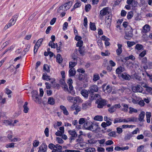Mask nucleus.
Returning <instances> with one entry per match:
<instances>
[{"instance_id":"5fc2aeb1","label":"nucleus","mask_w":152,"mask_h":152,"mask_svg":"<svg viewBox=\"0 0 152 152\" xmlns=\"http://www.w3.org/2000/svg\"><path fill=\"white\" fill-rule=\"evenodd\" d=\"M108 111L110 113H112L115 112L116 110L113 106L109 108L108 109Z\"/></svg>"},{"instance_id":"6e6552de","label":"nucleus","mask_w":152,"mask_h":152,"mask_svg":"<svg viewBox=\"0 0 152 152\" xmlns=\"http://www.w3.org/2000/svg\"><path fill=\"white\" fill-rule=\"evenodd\" d=\"M91 102L90 101H88L82 104V108L83 110H86L91 106Z\"/></svg>"},{"instance_id":"680f3d73","label":"nucleus","mask_w":152,"mask_h":152,"mask_svg":"<svg viewBox=\"0 0 152 152\" xmlns=\"http://www.w3.org/2000/svg\"><path fill=\"white\" fill-rule=\"evenodd\" d=\"M83 141V139L82 137L80 135L79 136L78 138L76 140V141L78 143H80L81 142H82Z\"/></svg>"},{"instance_id":"dca6fc26","label":"nucleus","mask_w":152,"mask_h":152,"mask_svg":"<svg viewBox=\"0 0 152 152\" xmlns=\"http://www.w3.org/2000/svg\"><path fill=\"white\" fill-rule=\"evenodd\" d=\"M77 98L75 97H74L71 96H68L67 97V99L69 102H72V101H74V102H75V101H76V102H77Z\"/></svg>"},{"instance_id":"a878e982","label":"nucleus","mask_w":152,"mask_h":152,"mask_svg":"<svg viewBox=\"0 0 152 152\" xmlns=\"http://www.w3.org/2000/svg\"><path fill=\"white\" fill-rule=\"evenodd\" d=\"M100 79V77L97 73H95L94 74L93 80L94 82H96Z\"/></svg>"},{"instance_id":"f03ea898","label":"nucleus","mask_w":152,"mask_h":152,"mask_svg":"<svg viewBox=\"0 0 152 152\" xmlns=\"http://www.w3.org/2000/svg\"><path fill=\"white\" fill-rule=\"evenodd\" d=\"M84 127L87 129L93 131L98 128V126L91 122H87L84 124Z\"/></svg>"},{"instance_id":"f3484780","label":"nucleus","mask_w":152,"mask_h":152,"mask_svg":"<svg viewBox=\"0 0 152 152\" xmlns=\"http://www.w3.org/2000/svg\"><path fill=\"white\" fill-rule=\"evenodd\" d=\"M72 5V2L71 1H69L68 3H66L64 5V10H67L69 9Z\"/></svg>"},{"instance_id":"bf43d9fd","label":"nucleus","mask_w":152,"mask_h":152,"mask_svg":"<svg viewBox=\"0 0 152 152\" xmlns=\"http://www.w3.org/2000/svg\"><path fill=\"white\" fill-rule=\"evenodd\" d=\"M108 135L110 137H116V132H112L109 133Z\"/></svg>"},{"instance_id":"72a5a7b5","label":"nucleus","mask_w":152,"mask_h":152,"mask_svg":"<svg viewBox=\"0 0 152 152\" xmlns=\"http://www.w3.org/2000/svg\"><path fill=\"white\" fill-rule=\"evenodd\" d=\"M143 47V46L142 45L137 44L136 45L135 47V48L137 50H140L142 49V50H143V49H142Z\"/></svg>"},{"instance_id":"6ab92c4d","label":"nucleus","mask_w":152,"mask_h":152,"mask_svg":"<svg viewBox=\"0 0 152 152\" xmlns=\"http://www.w3.org/2000/svg\"><path fill=\"white\" fill-rule=\"evenodd\" d=\"M142 32L144 33H146L150 31L149 26L148 25H145L143 27Z\"/></svg>"},{"instance_id":"423d86ee","label":"nucleus","mask_w":152,"mask_h":152,"mask_svg":"<svg viewBox=\"0 0 152 152\" xmlns=\"http://www.w3.org/2000/svg\"><path fill=\"white\" fill-rule=\"evenodd\" d=\"M132 90L134 92H142L143 91V88L141 86L137 85L132 87Z\"/></svg>"},{"instance_id":"c03bdc74","label":"nucleus","mask_w":152,"mask_h":152,"mask_svg":"<svg viewBox=\"0 0 152 152\" xmlns=\"http://www.w3.org/2000/svg\"><path fill=\"white\" fill-rule=\"evenodd\" d=\"M56 147L55 148H56L58 150V151L60 152H65V151H61L62 150V147L59 145L58 144H56Z\"/></svg>"},{"instance_id":"8fccbe9b","label":"nucleus","mask_w":152,"mask_h":152,"mask_svg":"<svg viewBox=\"0 0 152 152\" xmlns=\"http://www.w3.org/2000/svg\"><path fill=\"white\" fill-rule=\"evenodd\" d=\"M146 91L148 93L152 94V88L148 86L145 89Z\"/></svg>"},{"instance_id":"c9c22d12","label":"nucleus","mask_w":152,"mask_h":152,"mask_svg":"<svg viewBox=\"0 0 152 152\" xmlns=\"http://www.w3.org/2000/svg\"><path fill=\"white\" fill-rule=\"evenodd\" d=\"M122 122V118H116L115 119L114 123V124L117 123Z\"/></svg>"},{"instance_id":"aec40b11","label":"nucleus","mask_w":152,"mask_h":152,"mask_svg":"<svg viewBox=\"0 0 152 152\" xmlns=\"http://www.w3.org/2000/svg\"><path fill=\"white\" fill-rule=\"evenodd\" d=\"M124 71V68L123 67L119 66L116 70V72L117 74H119Z\"/></svg>"},{"instance_id":"393cba45","label":"nucleus","mask_w":152,"mask_h":152,"mask_svg":"<svg viewBox=\"0 0 152 152\" xmlns=\"http://www.w3.org/2000/svg\"><path fill=\"white\" fill-rule=\"evenodd\" d=\"M28 104V102H26L23 106V108H24L23 112L25 113H27L29 110V108L27 107Z\"/></svg>"},{"instance_id":"338daca9","label":"nucleus","mask_w":152,"mask_h":152,"mask_svg":"<svg viewBox=\"0 0 152 152\" xmlns=\"http://www.w3.org/2000/svg\"><path fill=\"white\" fill-rule=\"evenodd\" d=\"M101 39L104 40V41H110V39L109 38H107V37L105 36L104 35H103L102 37H101Z\"/></svg>"},{"instance_id":"ea45409f","label":"nucleus","mask_w":152,"mask_h":152,"mask_svg":"<svg viewBox=\"0 0 152 152\" xmlns=\"http://www.w3.org/2000/svg\"><path fill=\"white\" fill-rule=\"evenodd\" d=\"M6 117V113L0 110V117L3 120L4 118Z\"/></svg>"},{"instance_id":"a19ab883","label":"nucleus","mask_w":152,"mask_h":152,"mask_svg":"<svg viewBox=\"0 0 152 152\" xmlns=\"http://www.w3.org/2000/svg\"><path fill=\"white\" fill-rule=\"evenodd\" d=\"M133 35V34H129L128 33H126L125 38L126 39H130L132 37Z\"/></svg>"},{"instance_id":"b1692460","label":"nucleus","mask_w":152,"mask_h":152,"mask_svg":"<svg viewBox=\"0 0 152 152\" xmlns=\"http://www.w3.org/2000/svg\"><path fill=\"white\" fill-rule=\"evenodd\" d=\"M48 103L51 105H53L55 104V100L52 97H49L48 99Z\"/></svg>"},{"instance_id":"4468645a","label":"nucleus","mask_w":152,"mask_h":152,"mask_svg":"<svg viewBox=\"0 0 152 152\" xmlns=\"http://www.w3.org/2000/svg\"><path fill=\"white\" fill-rule=\"evenodd\" d=\"M121 77L124 80H128L130 79V76L126 73H123L121 74Z\"/></svg>"},{"instance_id":"c85d7f7f","label":"nucleus","mask_w":152,"mask_h":152,"mask_svg":"<svg viewBox=\"0 0 152 152\" xmlns=\"http://www.w3.org/2000/svg\"><path fill=\"white\" fill-rule=\"evenodd\" d=\"M63 59L60 54H58L56 57V61L58 63L60 64L62 61Z\"/></svg>"},{"instance_id":"58836bf2","label":"nucleus","mask_w":152,"mask_h":152,"mask_svg":"<svg viewBox=\"0 0 152 152\" xmlns=\"http://www.w3.org/2000/svg\"><path fill=\"white\" fill-rule=\"evenodd\" d=\"M6 102V99L3 98L2 96L0 95V104H3Z\"/></svg>"},{"instance_id":"f704fd0d","label":"nucleus","mask_w":152,"mask_h":152,"mask_svg":"<svg viewBox=\"0 0 152 152\" xmlns=\"http://www.w3.org/2000/svg\"><path fill=\"white\" fill-rule=\"evenodd\" d=\"M94 119L95 120L102 121L103 120V117L102 116L97 115L94 117Z\"/></svg>"},{"instance_id":"9d476101","label":"nucleus","mask_w":152,"mask_h":152,"mask_svg":"<svg viewBox=\"0 0 152 152\" xmlns=\"http://www.w3.org/2000/svg\"><path fill=\"white\" fill-rule=\"evenodd\" d=\"M13 136L10 134H9L7 135V137L8 139L11 141L13 142H16L18 141H20L21 140L20 139L16 138H13Z\"/></svg>"},{"instance_id":"864d4df0","label":"nucleus","mask_w":152,"mask_h":152,"mask_svg":"<svg viewBox=\"0 0 152 152\" xmlns=\"http://www.w3.org/2000/svg\"><path fill=\"white\" fill-rule=\"evenodd\" d=\"M100 95L99 94H92L91 96V98L92 99H96L97 97H99Z\"/></svg>"},{"instance_id":"4be33fe9","label":"nucleus","mask_w":152,"mask_h":152,"mask_svg":"<svg viewBox=\"0 0 152 152\" xmlns=\"http://www.w3.org/2000/svg\"><path fill=\"white\" fill-rule=\"evenodd\" d=\"M69 77L74 76L76 73V71L74 68L70 69L69 71Z\"/></svg>"},{"instance_id":"cd10ccee","label":"nucleus","mask_w":152,"mask_h":152,"mask_svg":"<svg viewBox=\"0 0 152 152\" xmlns=\"http://www.w3.org/2000/svg\"><path fill=\"white\" fill-rule=\"evenodd\" d=\"M2 121L3 122V123L6 125H10L11 126L12 124V121L11 120H4Z\"/></svg>"},{"instance_id":"412c9836","label":"nucleus","mask_w":152,"mask_h":152,"mask_svg":"<svg viewBox=\"0 0 152 152\" xmlns=\"http://www.w3.org/2000/svg\"><path fill=\"white\" fill-rule=\"evenodd\" d=\"M78 51L80 53L82 56L84 55L86 53L84 47L79 48Z\"/></svg>"},{"instance_id":"a211bd4d","label":"nucleus","mask_w":152,"mask_h":152,"mask_svg":"<svg viewBox=\"0 0 152 152\" xmlns=\"http://www.w3.org/2000/svg\"><path fill=\"white\" fill-rule=\"evenodd\" d=\"M67 83L69 86V88L70 90L72 91L73 89V87L72 85L73 83L72 80L71 78L69 79L67 82Z\"/></svg>"},{"instance_id":"774afa93","label":"nucleus","mask_w":152,"mask_h":152,"mask_svg":"<svg viewBox=\"0 0 152 152\" xmlns=\"http://www.w3.org/2000/svg\"><path fill=\"white\" fill-rule=\"evenodd\" d=\"M65 152H80V151L78 150H69L67 149L65 151Z\"/></svg>"},{"instance_id":"49530a36","label":"nucleus","mask_w":152,"mask_h":152,"mask_svg":"<svg viewBox=\"0 0 152 152\" xmlns=\"http://www.w3.org/2000/svg\"><path fill=\"white\" fill-rule=\"evenodd\" d=\"M132 137V135L131 134H127L125 136L124 139L125 140H129Z\"/></svg>"},{"instance_id":"f8f14e48","label":"nucleus","mask_w":152,"mask_h":152,"mask_svg":"<svg viewBox=\"0 0 152 152\" xmlns=\"http://www.w3.org/2000/svg\"><path fill=\"white\" fill-rule=\"evenodd\" d=\"M121 105L123 107H122L121 109V110L124 112H127L128 111V108H129L128 105L124 103H122Z\"/></svg>"},{"instance_id":"9b49d317","label":"nucleus","mask_w":152,"mask_h":152,"mask_svg":"<svg viewBox=\"0 0 152 152\" xmlns=\"http://www.w3.org/2000/svg\"><path fill=\"white\" fill-rule=\"evenodd\" d=\"M122 46L121 44H118V48L116 50V52L118 56L120 55L122 52Z\"/></svg>"},{"instance_id":"2eb2a0df","label":"nucleus","mask_w":152,"mask_h":152,"mask_svg":"<svg viewBox=\"0 0 152 152\" xmlns=\"http://www.w3.org/2000/svg\"><path fill=\"white\" fill-rule=\"evenodd\" d=\"M88 91L87 90L84 89L81 91V94L85 98H87L88 96Z\"/></svg>"},{"instance_id":"a18cd8bd","label":"nucleus","mask_w":152,"mask_h":152,"mask_svg":"<svg viewBox=\"0 0 152 152\" xmlns=\"http://www.w3.org/2000/svg\"><path fill=\"white\" fill-rule=\"evenodd\" d=\"M133 16V13L132 12H128L127 15V18L128 19H131Z\"/></svg>"},{"instance_id":"13d9d810","label":"nucleus","mask_w":152,"mask_h":152,"mask_svg":"<svg viewBox=\"0 0 152 152\" xmlns=\"http://www.w3.org/2000/svg\"><path fill=\"white\" fill-rule=\"evenodd\" d=\"M14 143L13 142L10 143L6 145V147L7 148H14Z\"/></svg>"},{"instance_id":"0e129e2a","label":"nucleus","mask_w":152,"mask_h":152,"mask_svg":"<svg viewBox=\"0 0 152 152\" xmlns=\"http://www.w3.org/2000/svg\"><path fill=\"white\" fill-rule=\"evenodd\" d=\"M105 91H106L107 92L110 93L111 91V88L109 86H106V89L105 90Z\"/></svg>"},{"instance_id":"7ed1b4c3","label":"nucleus","mask_w":152,"mask_h":152,"mask_svg":"<svg viewBox=\"0 0 152 152\" xmlns=\"http://www.w3.org/2000/svg\"><path fill=\"white\" fill-rule=\"evenodd\" d=\"M38 92L36 91L33 90L31 92L33 99L37 103L39 104L41 103V100L39 98Z\"/></svg>"},{"instance_id":"79ce46f5","label":"nucleus","mask_w":152,"mask_h":152,"mask_svg":"<svg viewBox=\"0 0 152 152\" xmlns=\"http://www.w3.org/2000/svg\"><path fill=\"white\" fill-rule=\"evenodd\" d=\"M43 40V39L42 38L39 39L37 41L35 45H36L37 46H39L40 47L42 44Z\"/></svg>"},{"instance_id":"3c124183","label":"nucleus","mask_w":152,"mask_h":152,"mask_svg":"<svg viewBox=\"0 0 152 152\" xmlns=\"http://www.w3.org/2000/svg\"><path fill=\"white\" fill-rule=\"evenodd\" d=\"M75 111L74 112V114L76 115H77L78 113L81 110V108L79 107H77L75 108Z\"/></svg>"},{"instance_id":"e433bc0d","label":"nucleus","mask_w":152,"mask_h":152,"mask_svg":"<svg viewBox=\"0 0 152 152\" xmlns=\"http://www.w3.org/2000/svg\"><path fill=\"white\" fill-rule=\"evenodd\" d=\"M90 28L91 30L94 31L96 30V28L94 23L90 22Z\"/></svg>"},{"instance_id":"09e8293b","label":"nucleus","mask_w":152,"mask_h":152,"mask_svg":"<svg viewBox=\"0 0 152 152\" xmlns=\"http://www.w3.org/2000/svg\"><path fill=\"white\" fill-rule=\"evenodd\" d=\"M122 127L123 128H130L131 127H135V126L134 125H122Z\"/></svg>"},{"instance_id":"37998d69","label":"nucleus","mask_w":152,"mask_h":152,"mask_svg":"<svg viewBox=\"0 0 152 152\" xmlns=\"http://www.w3.org/2000/svg\"><path fill=\"white\" fill-rule=\"evenodd\" d=\"M86 152H95V149L93 148H89L85 150Z\"/></svg>"},{"instance_id":"20e7f679","label":"nucleus","mask_w":152,"mask_h":152,"mask_svg":"<svg viewBox=\"0 0 152 152\" xmlns=\"http://www.w3.org/2000/svg\"><path fill=\"white\" fill-rule=\"evenodd\" d=\"M69 133L71 135L69 138V142H71L72 140H75V138L77 136V134L75 130H70L68 131Z\"/></svg>"},{"instance_id":"4d7b16f0","label":"nucleus","mask_w":152,"mask_h":152,"mask_svg":"<svg viewBox=\"0 0 152 152\" xmlns=\"http://www.w3.org/2000/svg\"><path fill=\"white\" fill-rule=\"evenodd\" d=\"M39 142L37 140H35L33 143V145L34 147H37L39 145Z\"/></svg>"},{"instance_id":"603ef678","label":"nucleus","mask_w":152,"mask_h":152,"mask_svg":"<svg viewBox=\"0 0 152 152\" xmlns=\"http://www.w3.org/2000/svg\"><path fill=\"white\" fill-rule=\"evenodd\" d=\"M83 42L82 40L78 41L77 42V43L76 46L77 47H78L79 48L82 47V46L83 45Z\"/></svg>"},{"instance_id":"de8ad7c7","label":"nucleus","mask_w":152,"mask_h":152,"mask_svg":"<svg viewBox=\"0 0 152 152\" xmlns=\"http://www.w3.org/2000/svg\"><path fill=\"white\" fill-rule=\"evenodd\" d=\"M127 45L128 47H130L133 45L135 44V43L134 42L128 41L127 42Z\"/></svg>"},{"instance_id":"bb28decb","label":"nucleus","mask_w":152,"mask_h":152,"mask_svg":"<svg viewBox=\"0 0 152 152\" xmlns=\"http://www.w3.org/2000/svg\"><path fill=\"white\" fill-rule=\"evenodd\" d=\"M145 115V112H141L139 116V120L140 121H142L143 120Z\"/></svg>"},{"instance_id":"473e14b6","label":"nucleus","mask_w":152,"mask_h":152,"mask_svg":"<svg viewBox=\"0 0 152 152\" xmlns=\"http://www.w3.org/2000/svg\"><path fill=\"white\" fill-rule=\"evenodd\" d=\"M129 113L130 114H132L133 113H136L137 112V109H135L132 107H130L129 108Z\"/></svg>"},{"instance_id":"2f4dec72","label":"nucleus","mask_w":152,"mask_h":152,"mask_svg":"<svg viewBox=\"0 0 152 152\" xmlns=\"http://www.w3.org/2000/svg\"><path fill=\"white\" fill-rule=\"evenodd\" d=\"M77 64V62L75 61L74 62H70L69 64V67L70 69H73V68Z\"/></svg>"},{"instance_id":"ddd939ff","label":"nucleus","mask_w":152,"mask_h":152,"mask_svg":"<svg viewBox=\"0 0 152 152\" xmlns=\"http://www.w3.org/2000/svg\"><path fill=\"white\" fill-rule=\"evenodd\" d=\"M75 78L79 80L82 81L84 79V76L82 74L79 73L76 75L75 76Z\"/></svg>"},{"instance_id":"39448f33","label":"nucleus","mask_w":152,"mask_h":152,"mask_svg":"<svg viewBox=\"0 0 152 152\" xmlns=\"http://www.w3.org/2000/svg\"><path fill=\"white\" fill-rule=\"evenodd\" d=\"M99 90L97 86L95 85H92L89 88L88 91L90 94H93L97 92Z\"/></svg>"},{"instance_id":"c756f323","label":"nucleus","mask_w":152,"mask_h":152,"mask_svg":"<svg viewBox=\"0 0 152 152\" xmlns=\"http://www.w3.org/2000/svg\"><path fill=\"white\" fill-rule=\"evenodd\" d=\"M42 78L44 80H46L47 81H48L51 79L50 78V77L48 76L46 73H45L43 74Z\"/></svg>"},{"instance_id":"4c0bfd02","label":"nucleus","mask_w":152,"mask_h":152,"mask_svg":"<svg viewBox=\"0 0 152 152\" xmlns=\"http://www.w3.org/2000/svg\"><path fill=\"white\" fill-rule=\"evenodd\" d=\"M43 69L48 72H50V67L48 64H45L44 65Z\"/></svg>"},{"instance_id":"e2e57ef3","label":"nucleus","mask_w":152,"mask_h":152,"mask_svg":"<svg viewBox=\"0 0 152 152\" xmlns=\"http://www.w3.org/2000/svg\"><path fill=\"white\" fill-rule=\"evenodd\" d=\"M137 4L138 3L137 1L133 0L131 4L132 7H135L137 6Z\"/></svg>"},{"instance_id":"1a4fd4ad","label":"nucleus","mask_w":152,"mask_h":152,"mask_svg":"<svg viewBox=\"0 0 152 152\" xmlns=\"http://www.w3.org/2000/svg\"><path fill=\"white\" fill-rule=\"evenodd\" d=\"M47 146L45 143L42 144L39 147V150L38 152H46Z\"/></svg>"},{"instance_id":"7c9ffc66","label":"nucleus","mask_w":152,"mask_h":152,"mask_svg":"<svg viewBox=\"0 0 152 152\" xmlns=\"http://www.w3.org/2000/svg\"><path fill=\"white\" fill-rule=\"evenodd\" d=\"M126 33H128L129 34H133V29L130 26H128V28L125 30Z\"/></svg>"},{"instance_id":"0eeeda50","label":"nucleus","mask_w":152,"mask_h":152,"mask_svg":"<svg viewBox=\"0 0 152 152\" xmlns=\"http://www.w3.org/2000/svg\"><path fill=\"white\" fill-rule=\"evenodd\" d=\"M97 107L101 108L106 104V101L104 99H99L98 100Z\"/></svg>"},{"instance_id":"f257e3e1","label":"nucleus","mask_w":152,"mask_h":152,"mask_svg":"<svg viewBox=\"0 0 152 152\" xmlns=\"http://www.w3.org/2000/svg\"><path fill=\"white\" fill-rule=\"evenodd\" d=\"M107 15L106 17L105 21L109 20L110 22H111L112 20V15L111 12H110L109 7H106L104 8L100 11L99 18L100 19L102 20L103 16Z\"/></svg>"},{"instance_id":"052dcab7","label":"nucleus","mask_w":152,"mask_h":152,"mask_svg":"<svg viewBox=\"0 0 152 152\" xmlns=\"http://www.w3.org/2000/svg\"><path fill=\"white\" fill-rule=\"evenodd\" d=\"M146 50H144L140 53L139 56L141 57H143L146 55Z\"/></svg>"},{"instance_id":"6e6d98bb","label":"nucleus","mask_w":152,"mask_h":152,"mask_svg":"<svg viewBox=\"0 0 152 152\" xmlns=\"http://www.w3.org/2000/svg\"><path fill=\"white\" fill-rule=\"evenodd\" d=\"M91 7V5L90 4H88L85 7V10L86 11L88 12L89 11Z\"/></svg>"},{"instance_id":"69168bd1","label":"nucleus","mask_w":152,"mask_h":152,"mask_svg":"<svg viewBox=\"0 0 152 152\" xmlns=\"http://www.w3.org/2000/svg\"><path fill=\"white\" fill-rule=\"evenodd\" d=\"M116 130L117 133L118 134H120L123 132L122 129L120 127H117L116 128Z\"/></svg>"},{"instance_id":"5701e85b","label":"nucleus","mask_w":152,"mask_h":152,"mask_svg":"<svg viewBox=\"0 0 152 152\" xmlns=\"http://www.w3.org/2000/svg\"><path fill=\"white\" fill-rule=\"evenodd\" d=\"M60 108L63 111L64 114L66 115H68L69 113L65 107L63 105H61L60 106Z\"/></svg>"}]
</instances>
